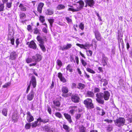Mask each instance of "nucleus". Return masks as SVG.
Here are the masks:
<instances>
[{"label": "nucleus", "instance_id": "nucleus-27", "mask_svg": "<svg viewBox=\"0 0 132 132\" xmlns=\"http://www.w3.org/2000/svg\"><path fill=\"white\" fill-rule=\"evenodd\" d=\"M85 87V85L83 84L79 83L78 84L77 86V88L80 89H83Z\"/></svg>", "mask_w": 132, "mask_h": 132}, {"label": "nucleus", "instance_id": "nucleus-42", "mask_svg": "<svg viewBox=\"0 0 132 132\" xmlns=\"http://www.w3.org/2000/svg\"><path fill=\"white\" fill-rule=\"evenodd\" d=\"M39 20L42 23H43L45 20L44 17L42 16H40L39 17Z\"/></svg>", "mask_w": 132, "mask_h": 132}, {"label": "nucleus", "instance_id": "nucleus-50", "mask_svg": "<svg viewBox=\"0 0 132 132\" xmlns=\"http://www.w3.org/2000/svg\"><path fill=\"white\" fill-rule=\"evenodd\" d=\"M11 83L10 82H8L5 84L3 87V88H6L10 86Z\"/></svg>", "mask_w": 132, "mask_h": 132}, {"label": "nucleus", "instance_id": "nucleus-60", "mask_svg": "<svg viewBox=\"0 0 132 132\" xmlns=\"http://www.w3.org/2000/svg\"><path fill=\"white\" fill-rule=\"evenodd\" d=\"M74 58L72 56H70V60L71 62L73 61L74 63H75V60H74Z\"/></svg>", "mask_w": 132, "mask_h": 132}, {"label": "nucleus", "instance_id": "nucleus-8", "mask_svg": "<svg viewBox=\"0 0 132 132\" xmlns=\"http://www.w3.org/2000/svg\"><path fill=\"white\" fill-rule=\"evenodd\" d=\"M35 93L32 90L30 93L27 96V99L29 101L32 100L33 99Z\"/></svg>", "mask_w": 132, "mask_h": 132}, {"label": "nucleus", "instance_id": "nucleus-25", "mask_svg": "<svg viewBox=\"0 0 132 132\" xmlns=\"http://www.w3.org/2000/svg\"><path fill=\"white\" fill-rule=\"evenodd\" d=\"M19 7L20 8L21 11H26L27 8L26 7L24 6L23 4H20Z\"/></svg>", "mask_w": 132, "mask_h": 132}, {"label": "nucleus", "instance_id": "nucleus-59", "mask_svg": "<svg viewBox=\"0 0 132 132\" xmlns=\"http://www.w3.org/2000/svg\"><path fill=\"white\" fill-rule=\"evenodd\" d=\"M81 114H77L76 116V118L77 119H78L81 117Z\"/></svg>", "mask_w": 132, "mask_h": 132}, {"label": "nucleus", "instance_id": "nucleus-19", "mask_svg": "<svg viewBox=\"0 0 132 132\" xmlns=\"http://www.w3.org/2000/svg\"><path fill=\"white\" fill-rule=\"evenodd\" d=\"M16 56L17 55L15 52H12L10 54V59L12 60H15Z\"/></svg>", "mask_w": 132, "mask_h": 132}, {"label": "nucleus", "instance_id": "nucleus-64", "mask_svg": "<svg viewBox=\"0 0 132 132\" xmlns=\"http://www.w3.org/2000/svg\"><path fill=\"white\" fill-rule=\"evenodd\" d=\"M49 121V120L48 119H43V122L44 123H46L48 122Z\"/></svg>", "mask_w": 132, "mask_h": 132}, {"label": "nucleus", "instance_id": "nucleus-39", "mask_svg": "<svg viewBox=\"0 0 132 132\" xmlns=\"http://www.w3.org/2000/svg\"><path fill=\"white\" fill-rule=\"evenodd\" d=\"M87 55L88 56H91L92 54V52L90 50L86 51Z\"/></svg>", "mask_w": 132, "mask_h": 132}, {"label": "nucleus", "instance_id": "nucleus-11", "mask_svg": "<svg viewBox=\"0 0 132 132\" xmlns=\"http://www.w3.org/2000/svg\"><path fill=\"white\" fill-rule=\"evenodd\" d=\"M108 60V58L104 55L103 56L101 61V63L103 66L107 65Z\"/></svg>", "mask_w": 132, "mask_h": 132}, {"label": "nucleus", "instance_id": "nucleus-3", "mask_svg": "<svg viewBox=\"0 0 132 132\" xmlns=\"http://www.w3.org/2000/svg\"><path fill=\"white\" fill-rule=\"evenodd\" d=\"M30 84L28 86L27 90L26 93H28L30 89V85H32L33 88H35L36 86V78L34 76H32L30 82Z\"/></svg>", "mask_w": 132, "mask_h": 132}, {"label": "nucleus", "instance_id": "nucleus-38", "mask_svg": "<svg viewBox=\"0 0 132 132\" xmlns=\"http://www.w3.org/2000/svg\"><path fill=\"white\" fill-rule=\"evenodd\" d=\"M55 115L56 117H58L59 118H62V115L59 112H56L55 113Z\"/></svg>", "mask_w": 132, "mask_h": 132}, {"label": "nucleus", "instance_id": "nucleus-12", "mask_svg": "<svg viewBox=\"0 0 132 132\" xmlns=\"http://www.w3.org/2000/svg\"><path fill=\"white\" fill-rule=\"evenodd\" d=\"M94 33L96 39L97 40L101 41V40L102 38L101 35L98 31L96 30L94 32Z\"/></svg>", "mask_w": 132, "mask_h": 132}, {"label": "nucleus", "instance_id": "nucleus-53", "mask_svg": "<svg viewBox=\"0 0 132 132\" xmlns=\"http://www.w3.org/2000/svg\"><path fill=\"white\" fill-rule=\"evenodd\" d=\"M112 129V127L111 126H109L107 128V130L108 131H110Z\"/></svg>", "mask_w": 132, "mask_h": 132}, {"label": "nucleus", "instance_id": "nucleus-56", "mask_svg": "<svg viewBox=\"0 0 132 132\" xmlns=\"http://www.w3.org/2000/svg\"><path fill=\"white\" fill-rule=\"evenodd\" d=\"M66 19L68 23H71L72 22V20L70 19L69 17H67L66 18Z\"/></svg>", "mask_w": 132, "mask_h": 132}, {"label": "nucleus", "instance_id": "nucleus-62", "mask_svg": "<svg viewBox=\"0 0 132 132\" xmlns=\"http://www.w3.org/2000/svg\"><path fill=\"white\" fill-rule=\"evenodd\" d=\"M48 111L50 114H51L52 112V110L50 107L48 108Z\"/></svg>", "mask_w": 132, "mask_h": 132}, {"label": "nucleus", "instance_id": "nucleus-46", "mask_svg": "<svg viewBox=\"0 0 132 132\" xmlns=\"http://www.w3.org/2000/svg\"><path fill=\"white\" fill-rule=\"evenodd\" d=\"M74 60H75V63L76 62L77 65H78L79 63V58L77 56H76L75 57Z\"/></svg>", "mask_w": 132, "mask_h": 132}, {"label": "nucleus", "instance_id": "nucleus-55", "mask_svg": "<svg viewBox=\"0 0 132 132\" xmlns=\"http://www.w3.org/2000/svg\"><path fill=\"white\" fill-rule=\"evenodd\" d=\"M79 27L81 30H83L84 28V24L82 23H80L79 25Z\"/></svg>", "mask_w": 132, "mask_h": 132}, {"label": "nucleus", "instance_id": "nucleus-2", "mask_svg": "<svg viewBox=\"0 0 132 132\" xmlns=\"http://www.w3.org/2000/svg\"><path fill=\"white\" fill-rule=\"evenodd\" d=\"M37 38L38 41L40 43L39 44V46L42 50L45 52L46 51V48L44 45V41L45 40L46 38L45 37H42L39 36H38L37 37Z\"/></svg>", "mask_w": 132, "mask_h": 132}, {"label": "nucleus", "instance_id": "nucleus-18", "mask_svg": "<svg viewBox=\"0 0 132 132\" xmlns=\"http://www.w3.org/2000/svg\"><path fill=\"white\" fill-rule=\"evenodd\" d=\"M44 4L42 3H40L38 5L37 7V11L39 13L42 12V9Z\"/></svg>", "mask_w": 132, "mask_h": 132}, {"label": "nucleus", "instance_id": "nucleus-24", "mask_svg": "<svg viewBox=\"0 0 132 132\" xmlns=\"http://www.w3.org/2000/svg\"><path fill=\"white\" fill-rule=\"evenodd\" d=\"M62 92L64 93H67L69 92V89L66 86L63 87L61 89Z\"/></svg>", "mask_w": 132, "mask_h": 132}, {"label": "nucleus", "instance_id": "nucleus-41", "mask_svg": "<svg viewBox=\"0 0 132 132\" xmlns=\"http://www.w3.org/2000/svg\"><path fill=\"white\" fill-rule=\"evenodd\" d=\"M4 7V3L0 4V11H3Z\"/></svg>", "mask_w": 132, "mask_h": 132}, {"label": "nucleus", "instance_id": "nucleus-34", "mask_svg": "<svg viewBox=\"0 0 132 132\" xmlns=\"http://www.w3.org/2000/svg\"><path fill=\"white\" fill-rule=\"evenodd\" d=\"M80 61L83 66L86 68V66L87 65V62L82 59H81Z\"/></svg>", "mask_w": 132, "mask_h": 132}, {"label": "nucleus", "instance_id": "nucleus-48", "mask_svg": "<svg viewBox=\"0 0 132 132\" xmlns=\"http://www.w3.org/2000/svg\"><path fill=\"white\" fill-rule=\"evenodd\" d=\"M100 91V89L97 88L95 87L94 88V93H98Z\"/></svg>", "mask_w": 132, "mask_h": 132}, {"label": "nucleus", "instance_id": "nucleus-58", "mask_svg": "<svg viewBox=\"0 0 132 132\" xmlns=\"http://www.w3.org/2000/svg\"><path fill=\"white\" fill-rule=\"evenodd\" d=\"M10 40H11V43L12 45H13L14 44V38H11L10 39Z\"/></svg>", "mask_w": 132, "mask_h": 132}, {"label": "nucleus", "instance_id": "nucleus-30", "mask_svg": "<svg viewBox=\"0 0 132 132\" xmlns=\"http://www.w3.org/2000/svg\"><path fill=\"white\" fill-rule=\"evenodd\" d=\"M87 94L88 96L89 97H94V94L92 92L88 91L87 93Z\"/></svg>", "mask_w": 132, "mask_h": 132}, {"label": "nucleus", "instance_id": "nucleus-7", "mask_svg": "<svg viewBox=\"0 0 132 132\" xmlns=\"http://www.w3.org/2000/svg\"><path fill=\"white\" fill-rule=\"evenodd\" d=\"M33 62H36L37 63L40 61L42 59L41 56L39 54H37L35 55L32 57Z\"/></svg>", "mask_w": 132, "mask_h": 132}, {"label": "nucleus", "instance_id": "nucleus-54", "mask_svg": "<svg viewBox=\"0 0 132 132\" xmlns=\"http://www.w3.org/2000/svg\"><path fill=\"white\" fill-rule=\"evenodd\" d=\"M84 45V47L85 48V50H86L87 48H89L90 47L89 44L88 43H86L85 45Z\"/></svg>", "mask_w": 132, "mask_h": 132}, {"label": "nucleus", "instance_id": "nucleus-29", "mask_svg": "<svg viewBox=\"0 0 132 132\" xmlns=\"http://www.w3.org/2000/svg\"><path fill=\"white\" fill-rule=\"evenodd\" d=\"M53 103L54 104V108H55V106H57V107H59L60 105L59 102L57 101H53Z\"/></svg>", "mask_w": 132, "mask_h": 132}, {"label": "nucleus", "instance_id": "nucleus-44", "mask_svg": "<svg viewBox=\"0 0 132 132\" xmlns=\"http://www.w3.org/2000/svg\"><path fill=\"white\" fill-rule=\"evenodd\" d=\"M26 61L27 63H28L33 62L32 58H28L26 60Z\"/></svg>", "mask_w": 132, "mask_h": 132}, {"label": "nucleus", "instance_id": "nucleus-22", "mask_svg": "<svg viewBox=\"0 0 132 132\" xmlns=\"http://www.w3.org/2000/svg\"><path fill=\"white\" fill-rule=\"evenodd\" d=\"M67 70L66 73H67V71H69V72H71L73 71L72 67L70 64H69L66 68Z\"/></svg>", "mask_w": 132, "mask_h": 132}, {"label": "nucleus", "instance_id": "nucleus-10", "mask_svg": "<svg viewBox=\"0 0 132 132\" xmlns=\"http://www.w3.org/2000/svg\"><path fill=\"white\" fill-rule=\"evenodd\" d=\"M71 99L73 102L75 103H77L79 102V98L77 94H75L71 96Z\"/></svg>", "mask_w": 132, "mask_h": 132}, {"label": "nucleus", "instance_id": "nucleus-5", "mask_svg": "<svg viewBox=\"0 0 132 132\" xmlns=\"http://www.w3.org/2000/svg\"><path fill=\"white\" fill-rule=\"evenodd\" d=\"M115 124L116 125L120 127L123 126L125 122V120L122 118H119L117 119L115 121Z\"/></svg>", "mask_w": 132, "mask_h": 132}, {"label": "nucleus", "instance_id": "nucleus-21", "mask_svg": "<svg viewBox=\"0 0 132 132\" xmlns=\"http://www.w3.org/2000/svg\"><path fill=\"white\" fill-rule=\"evenodd\" d=\"M70 108H72V109L70 110V113L73 115L74 114V112L77 110V107L76 106H70Z\"/></svg>", "mask_w": 132, "mask_h": 132}, {"label": "nucleus", "instance_id": "nucleus-49", "mask_svg": "<svg viewBox=\"0 0 132 132\" xmlns=\"http://www.w3.org/2000/svg\"><path fill=\"white\" fill-rule=\"evenodd\" d=\"M27 29L28 31L31 32H32V27L30 25H29L27 26Z\"/></svg>", "mask_w": 132, "mask_h": 132}, {"label": "nucleus", "instance_id": "nucleus-9", "mask_svg": "<svg viewBox=\"0 0 132 132\" xmlns=\"http://www.w3.org/2000/svg\"><path fill=\"white\" fill-rule=\"evenodd\" d=\"M43 129L47 132H56L55 128L50 127L47 126H45L44 127Z\"/></svg>", "mask_w": 132, "mask_h": 132}, {"label": "nucleus", "instance_id": "nucleus-20", "mask_svg": "<svg viewBox=\"0 0 132 132\" xmlns=\"http://www.w3.org/2000/svg\"><path fill=\"white\" fill-rule=\"evenodd\" d=\"M64 115L66 119H67L69 122L70 123L72 122L70 116L67 113H64Z\"/></svg>", "mask_w": 132, "mask_h": 132}, {"label": "nucleus", "instance_id": "nucleus-16", "mask_svg": "<svg viewBox=\"0 0 132 132\" xmlns=\"http://www.w3.org/2000/svg\"><path fill=\"white\" fill-rule=\"evenodd\" d=\"M29 43V46L30 48H32L34 49H35L37 47L36 45L35 42L33 41H31L30 43L28 42V44Z\"/></svg>", "mask_w": 132, "mask_h": 132}, {"label": "nucleus", "instance_id": "nucleus-15", "mask_svg": "<svg viewBox=\"0 0 132 132\" xmlns=\"http://www.w3.org/2000/svg\"><path fill=\"white\" fill-rule=\"evenodd\" d=\"M58 77L60 79V81L63 82L65 83L67 82L66 80L63 76L61 72H59L58 73Z\"/></svg>", "mask_w": 132, "mask_h": 132}, {"label": "nucleus", "instance_id": "nucleus-6", "mask_svg": "<svg viewBox=\"0 0 132 132\" xmlns=\"http://www.w3.org/2000/svg\"><path fill=\"white\" fill-rule=\"evenodd\" d=\"M84 103L86 107L88 109H91L93 108V105L92 103V101L90 98L86 99L84 101Z\"/></svg>", "mask_w": 132, "mask_h": 132}, {"label": "nucleus", "instance_id": "nucleus-36", "mask_svg": "<svg viewBox=\"0 0 132 132\" xmlns=\"http://www.w3.org/2000/svg\"><path fill=\"white\" fill-rule=\"evenodd\" d=\"M86 70L88 72H90L91 73L94 74L95 73V72L93 70L89 68H86Z\"/></svg>", "mask_w": 132, "mask_h": 132}, {"label": "nucleus", "instance_id": "nucleus-1", "mask_svg": "<svg viewBox=\"0 0 132 132\" xmlns=\"http://www.w3.org/2000/svg\"><path fill=\"white\" fill-rule=\"evenodd\" d=\"M110 96V93L107 91H104L103 93H98L96 95V100L98 103L103 104L104 103L103 98L105 100L108 101Z\"/></svg>", "mask_w": 132, "mask_h": 132}, {"label": "nucleus", "instance_id": "nucleus-17", "mask_svg": "<svg viewBox=\"0 0 132 132\" xmlns=\"http://www.w3.org/2000/svg\"><path fill=\"white\" fill-rule=\"evenodd\" d=\"M85 2L88 6L90 7H93L95 3L93 0H85Z\"/></svg>", "mask_w": 132, "mask_h": 132}, {"label": "nucleus", "instance_id": "nucleus-51", "mask_svg": "<svg viewBox=\"0 0 132 132\" xmlns=\"http://www.w3.org/2000/svg\"><path fill=\"white\" fill-rule=\"evenodd\" d=\"M38 123L37 121H36L32 124V127H35L37 125V123Z\"/></svg>", "mask_w": 132, "mask_h": 132}, {"label": "nucleus", "instance_id": "nucleus-33", "mask_svg": "<svg viewBox=\"0 0 132 132\" xmlns=\"http://www.w3.org/2000/svg\"><path fill=\"white\" fill-rule=\"evenodd\" d=\"M7 110L6 108H4L3 109L2 111V113L4 116H6L7 114Z\"/></svg>", "mask_w": 132, "mask_h": 132}, {"label": "nucleus", "instance_id": "nucleus-63", "mask_svg": "<svg viewBox=\"0 0 132 132\" xmlns=\"http://www.w3.org/2000/svg\"><path fill=\"white\" fill-rule=\"evenodd\" d=\"M37 63V62H35L34 63H32L31 64H29V65L30 67H31L32 66H35L36 64Z\"/></svg>", "mask_w": 132, "mask_h": 132}, {"label": "nucleus", "instance_id": "nucleus-14", "mask_svg": "<svg viewBox=\"0 0 132 132\" xmlns=\"http://www.w3.org/2000/svg\"><path fill=\"white\" fill-rule=\"evenodd\" d=\"M27 114V121L29 122L33 121L34 120V118L31 115L30 112H28Z\"/></svg>", "mask_w": 132, "mask_h": 132}, {"label": "nucleus", "instance_id": "nucleus-37", "mask_svg": "<svg viewBox=\"0 0 132 132\" xmlns=\"http://www.w3.org/2000/svg\"><path fill=\"white\" fill-rule=\"evenodd\" d=\"M20 18L21 19H23L26 17L25 14L23 13H22L20 15Z\"/></svg>", "mask_w": 132, "mask_h": 132}, {"label": "nucleus", "instance_id": "nucleus-47", "mask_svg": "<svg viewBox=\"0 0 132 132\" xmlns=\"http://www.w3.org/2000/svg\"><path fill=\"white\" fill-rule=\"evenodd\" d=\"M76 45L80 47L81 48H83L85 49V47L84 46V45L83 44H77Z\"/></svg>", "mask_w": 132, "mask_h": 132}, {"label": "nucleus", "instance_id": "nucleus-35", "mask_svg": "<svg viewBox=\"0 0 132 132\" xmlns=\"http://www.w3.org/2000/svg\"><path fill=\"white\" fill-rule=\"evenodd\" d=\"M65 7V6L63 5L60 4L58 5L57 7V8L59 10H61L64 9Z\"/></svg>", "mask_w": 132, "mask_h": 132}, {"label": "nucleus", "instance_id": "nucleus-43", "mask_svg": "<svg viewBox=\"0 0 132 132\" xmlns=\"http://www.w3.org/2000/svg\"><path fill=\"white\" fill-rule=\"evenodd\" d=\"M48 21L50 24V26L52 27V26L53 23L54 22V19H49L48 20Z\"/></svg>", "mask_w": 132, "mask_h": 132}, {"label": "nucleus", "instance_id": "nucleus-31", "mask_svg": "<svg viewBox=\"0 0 132 132\" xmlns=\"http://www.w3.org/2000/svg\"><path fill=\"white\" fill-rule=\"evenodd\" d=\"M56 63L57 65L59 67V68L62 66V63L61 61L59 60L58 59L57 60Z\"/></svg>", "mask_w": 132, "mask_h": 132}, {"label": "nucleus", "instance_id": "nucleus-32", "mask_svg": "<svg viewBox=\"0 0 132 132\" xmlns=\"http://www.w3.org/2000/svg\"><path fill=\"white\" fill-rule=\"evenodd\" d=\"M13 33L12 32H10V31L9 32V33L8 35V39L10 40V39L12 38H13Z\"/></svg>", "mask_w": 132, "mask_h": 132}, {"label": "nucleus", "instance_id": "nucleus-52", "mask_svg": "<svg viewBox=\"0 0 132 132\" xmlns=\"http://www.w3.org/2000/svg\"><path fill=\"white\" fill-rule=\"evenodd\" d=\"M34 33L35 34H37L39 33V30L37 28H36L34 29Z\"/></svg>", "mask_w": 132, "mask_h": 132}, {"label": "nucleus", "instance_id": "nucleus-61", "mask_svg": "<svg viewBox=\"0 0 132 132\" xmlns=\"http://www.w3.org/2000/svg\"><path fill=\"white\" fill-rule=\"evenodd\" d=\"M42 30L45 33H47V30L46 28H43Z\"/></svg>", "mask_w": 132, "mask_h": 132}, {"label": "nucleus", "instance_id": "nucleus-4", "mask_svg": "<svg viewBox=\"0 0 132 132\" xmlns=\"http://www.w3.org/2000/svg\"><path fill=\"white\" fill-rule=\"evenodd\" d=\"M79 7H77L76 9L69 8L68 9V10L76 12L79 11L82 9L84 6V2L80 0L79 1Z\"/></svg>", "mask_w": 132, "mask_h": 132}, {"label": "nucleus", "instance_id": "nucleus-26", "mask_svg": "<svg viewBox=\"0 0 132 132\" xmlns=\"http://www.w3.org/2000/svg\"><path fill=\"white\" fill-rule=\"evenodd\" d=\"M101 84H102L103 83V85L104 86H105L108 84L107 81L105 79H102L100 80Z\"/></svg>", "mask_w": 132, "mask_h": 132}, {"label": "nucleus", "instance_id": "nucleus-57", "mask_svg": "<svg viewBox=\"0 0 132 132\" xmlns=\"http://www.w3.org/2000/svg\"><path fill=\"white\" fill-rule=\"evenodd\" d=\"M11 3H7L6 4L7 7L9 8H10L11 6Z\"/></svg>", "mask_w": 132, "mask_h": 132}, {"label": "nucleus", "instance_id": "nucleus-40", "mask_svg": "<svg viewBox=\"0 0 132 132\" xmlns=\"http://www.w3.org/2000/svg\"><path fill=\"white\" fill-rule=\"evenodd\" d=\"M31 125L30 123H27L26 124L25 127L26 129H29L31 127Z\"/></svg>", "mask_w": 132, "mask_h": 132}, {"label": "nucleus", "instance_id": "nucleus-28", "mask_svg": "<svg viewBox=\"0 0 132 132\" xmlns=\"http://www.w3.org/2000/svg\"><path fill=\"white\" fill-rule=\"evenodd\" d=\"M63 128L67 132H69L70 131V128L68 125L64 124L63 125Z\"/></svg>", "mask_w": 132, "mask_h": 132}, {"label": "nucleus", "instance_id": "nucleus-23", "mask_svg": "<svg viewBox=\"0 0 132 132\" xmlns=\"http://www.w3.org/2000/svg\"><path fill=\"white\" fill-rule=\"evenodd\" d=\"M54 13L53 11L51 9H47L46 10L45 13L46 15H51L52 14Z\"/></svg>", "mask_w": 132, "mask_h": 132}, {"label": "nucleus", "instance_id": "nucleus-45", "mask_svg": "<svg viewBox=\"0 0 132 132\" xmlns=\"http://www.w3.org/2000/svg\"><path fill=\"white\" fill-rule=\"evenodd\" d=\"M85 128L83 126H82L80 128V132H85Z\"/></svg>", "mask_w": 132, "mask_h": 132}, {"label": "nucleus", "instance_id": "nucleus-13", "mask_svg": "<svg viewBox=\"0 0 132 132\" xmlns=\"http://www.w3.org/2000/svg\"><path fill=\"white\" fill-rule=\"evenodd\" d=\"M72 46V45L70 44H68L66 45L60 47V49L62 51L70 49Z\"/></svg>", "mask_w": 132, "mask_h": 132}]
</instances>
